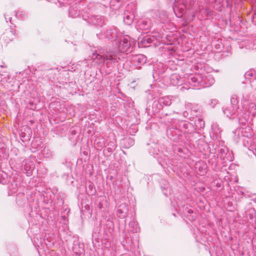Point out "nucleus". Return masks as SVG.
I'll use <instances>...</instances> for the list:
<instances>
[{
  "instance_id": "9d476101",
  "label": "nucleus",
  "mask_w": 256,
  "mask_h": 256,
  "mask_svg": "<svg viewBox=\"0 0 256 256\" xmlns=\"http://www.w3.org/2000/svg\"><path fill=\"white\" fill-rule=\"evenodd\" d=\"M118 216L120 218L124 216V212L120 209H118Z\"/></svg>"
},
{
  "instance_id": "6e6552de",
  "label": "nucleus",
  "mask_w": 256,
  "mask_h": 256,
  "mask_svg": "<svg viewBox=\"0 0 256 256\" xmlns=\"http://www.w3.org/2000/svg\"><path fill=\"white\" fill-rule=\"evenodd\" d=\"M184 8L185 6L184 4H182L181 6V7L180 8L179 6L178 7L176 4H174V6L173 7L174 11L177 15L178 17H180L182 16V14L184 10Z\"/></svg>"
},
{
  "instance_id": "f3484780",
  "label": "nucleus",
  "mask_w": 256,
  "mask_h": 256,
  "mask_svg": "<svg viewBox=\"0 0 256 256\" xmlns=\"http://www.w3.org/2000/svg\"><path fill=\"white\" fill-rule=\"evenodd\" d=\"M124 206H125V207H126V210H127L128 208H126V204H124Z\"/></svg>"
},
{
  "instance_id": "2eb2a0df",
  "label": "nucleus",
  "mask_w": 256,
  "mask_h": 256,
  "mask_svg": "<svg viewBox=\"0 0 256 256\" xmlns=\"http://www.w3.org/2000/svg\"><path fill=\"white\" fill-rule=\"evenodd\" d=\"M142 24H143V25H147V22L146 21H142Z\"/></svg>"
},
{
  "instance_id": "6ab92c4d",
  "label": "nucleus",
  "mask_w": 256,
  "mask_h": 256,
  "mask_svg": "<svg viewBox=\"0 0 256 256\" xmlns=\"http://www.w3.org/2000/svg\"><path fill=\"white\" fill-rule=\"evenodd\" d=\"M144 28H145V29H146L148 28V27H146V26H144L143 27Z\"/></svg>"
},
{
  "instance_id": "412c9836",
  "label": "nucleus",
  "mask_w": 256,
  "mask_h": 256,
  "mask_svg": "<svg viewBox=\"0 0 256 256\" xmlns=\"http://www.w3.org/2000/svg\"><path fill=\"white\" fill-rule=\"evenodd\" d=\"M174 216H176V214H173Z\"/></svg>"
},
{
  "instance_id": "9b49d317",
  "label": "nucleus",
  "mask_w": 256,
  "mask_h": 256,
  "mask_svg": "<svg viewBox=\"0 0 256 256\" xmlns=\"http://www.w3.org/2000/svg\"><path fill=\"white\" fill-rule=\"evenodd\" d=\"M76 246L74 247L73 248V250H74V252L76 254L78 255V256H80L84 251V250L83 248H82L80 251L79 252H76L75 251V250H76Z\"/></svg>"
},
{
  "instance_id": "39448f33",
  "label": "nucleus",
  "mask_w": 256,
  "mask_h": 256,
  "mask_svg": "<svg viewBox=\"0 0 256 256\" xmlns=\"http://www.w3.org/2000/svg\"><path fill=\"white\" fill-rule=\"evenodd\" d=\"M130 38H124L120 42L119 49L121 52H125L129 51L130 48Z\"/></svg>"
},
{
  "instance_id": "dca6fc26",
  "label": "nucleus",
  "mask_w": 256,
  "mask_h": 256,
  "mask_svg": "<svg viewBox=\"0 0 256 256\" xmlns=\"http://www.w3.org/2000/svg\"><path fill=\"white\" fill-rule=\"evenodd\" d=\"M36 140L35 142H32V146H34V144H35V143H36Z\"/></svg>"
},
{
  "instance_id": "20e7f679",
  "label": "nucleus",
  "mask_w": 256,
  "mask_h": 256,
  "mask_svg": "<svg viewBox=\"0 0 256 256\" xmlns=\"http://www.w3.org/2000/svg\"><path fill=\"white\" fill-rule=\"evenodd\" d=\"M15 30L11 28L10 30H6L2 35V38L4 44H7L12 42L15 38Z\"/></svg>"
},
{
  "instance_id": "f8f14e48",
  "label": "nucleus",
  "mask_w": 256,
  "mask_h": 256,
  "mask_svg": "<svg viewBox=\"0 0 256 256\" xmlns=\"http://www.w3.org/2000/svg\"><path fill=\"white\" fill-rule=\"evenodd\" d=\"M250 108L255 110L256 109V104L254 103L251 102L250 104Z\"/></svg>"
},
{
  "instance_id": "4468645a",
  "label": "nucleus",
  "mask_w": 256,
  "mask_h": 256,
  "mask_svg": "<svg viewBox=\"0 0 256 256\" xmlns=\"http://www.w3.org/2000/svg\"><path fill=\"white\" fill-rule=\"evenodd\" d=\"M190 88L189 87L187 86V87H186L184 86H182L180 88V90H182V92H184V90H188Z\"/></svg>"
},
{
  "instance_id": "7ed1b4c3",
  "label": "nucleus",
  "mask_w": 256,
  "mask_h": 256,
  "mask_svg": "<svg viewBox=\"0 0 256 256\" xmlns=\"http://www.w3.org/2000/svg\"><path fill=\"white\" fill-rule=\"evenodd\" d=\"M191 84L194 87H198V89L200 88L207 87L208 86L206 85V81L208 78L206 76H203L200 74H196L190 78Z\"/></svg>"
},
{
  "instance_id": "1a4fd4ad",
  "label": "nucleus",
  "mask_w": 256,
  "mask_h": 256,
  "mask_svg": "<svg viewBox=\"0 0 256 256\" xmlns=\"http://www.w3.org/2000/svg\"><path fill=\"white\" fill-rule=\"evenodd\" d=\"M254 72L252 70H250L246 72L244 76L246 78H249L254 76Z\"/></svg>"
},
{
  "instance_id": "0eeeda50",
  "label": "nucleus",
  "mask_w": 256,
  "mask_h": 256,
  "mask_svg": "<svg viewBox=\"0 0 256 256\" xmlns=\"http://www.w3.org/2000/svg\"><path fill=\"white\" fill-rule=\"evenodd\" d=\"M133 60L140 64H144L146 62V57L142 54H138L133 57Z\"/></svg>"
},
{
  "instance_id": "ddd939ff",
  "label": "nucleus",
  "mask_w": 256,
  "mask_h": 256,
  "mask_svg": "<svg viewBox=\"0 0 256 256\" xmlns=\"http://www.w3.org/2000/svg\"><path fill=\"white\" fill-rule=\"evenodd\" d=\"M144 42H147L148 43H150L152 42V40L150 38H145L144 40Z\"/></svg>"
},
{
  "instance_id": "f257e3e1",
  "label": "nucleus",
  "mask_w": 256,
  "mask_h": 256,
  "mask_svg": "<svg viewBox=\"0 0 256 256\" xmlns=\"http://www.w3.org/2000/svg\"><path fill=\"white\" fill-rule=\"evenodd\" d=\"M136 10V6L134 3L128 4L124 12V21L126 24L130 25L132 22Z\"/></svg>"
},
{
  "instance_id": "423d86ee",
  "label": "nucleus",
  "mask_w": 256,
  "mask_h": 256,
  "mask_svg": "<svg viewBox=\"0 0 256 256\" xmlns=\"http://www.w3.org/2000/svg\"><path fill=\"white\" fill-rule=\"evenodd\" d=\"M92 59H98L100 60H103L104 61L106 60H115L116 59L112 56L110 54H106L104 55H100L98 54H93L92 56Z\"/></svg>"
},
{
  "instance_id": "f03ea898",
  "label": "nucleus",
  "mask_w": 256,
  "mask_h": 256,
  "mask_svg": "<svg viewBox=\"0 0 256 256\" xmlns=\"http://www.w3.org/2000/svg\"><path fill=\"white\" fill-rule=\"evenodd\" d=\"M238 109V100L236 98L233 97L230 100V103L223 110V112L228 117H230L235 114Z\"/></svg>"
},
{
  "instance_id": "a211bd4d",
  "label": "nucleus",
  "mask_w": 256,
  "mask_h": 256,
  "mask_svg": "<svg viewBox=\"0 0 256 256\" xmlns=\"http://www.w3.org/2000/svg\"><path fill=\"white\" fill-rule=\"evenodd\" d=\"M0 66L2 67V68H5L6 67L5 66H4L3 65H1Z\"/></svg>"
},
{
  "instance_id": "aec40b11",
  "label": "nucleus",
  "mask_w": 256,
  "mask_h": 256,
  "mask_svg": "<svg viewBox=\"0 0 256 256\" xmlns=\"http://www.w3.org/2000/svg\"><path fill=\"white\" fill-rule=\"evenodd\" d=\"M2 74H0V78L2 79Z\"/></svg>"
}]
</instances>
